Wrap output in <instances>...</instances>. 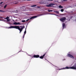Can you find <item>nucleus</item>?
<instances>
[{"instance_id":"obj_33","label":"nucleus","mask_w":76,"mask_h":76,"mask_svg":"<svg viewBox=\"0 0 76 76\" xmlns=\"http://www.w3.org/2000/svg\"><path fill=\"white\" fill-rule=\"evenodd\" d=\"M50 15H54V14H50Z\"/></svg>"},{"instance_id":"obj_22","label":"nucleus","mask_w":76,"mask_h":76,"mask_svg":"<svg viewBox=\"0 0 76 76\" xmlns=\"http://www.w3.org/2000/svg\"><path fill=\"white\" fill-rule=\"evenodd\" d=\"M10 27H7V29H10V28H9Z\"/></svg>"},{"instance_id":"obj_37","label":"nucleus","mask_w":76,"mask_h":76,"mask_svg":"<svg viewBox=\"0 0 76 76\" xmlns=\"http://www.w3.org/2000/svg\"><path fill=\"white\" fill-rule=\"evenodd\" d=\"M57 70H58V69H57Z\"/></svg>"},{"instance_id":"obj_1","label":"nucleus","mask_w":76,"mask_h":76,"mask_svg":"<svg viewBox=\"0 0 76 76\" xmlns=\"http://www.w3.org/2000/svg\"><path fill=\"white\" fill-rule=\"evenodd\" d=\"M76 69V64H75V65L72 66L70 67H69L67 66L65 67H64L63 68L60 69L59 70H64L65 69Z\"/></svg>"},{"instance_id":"obj_5","label":"nucleus","mask_w":76,"mask_h":76,"mask_svg":"<svg viewBox=\"0 0 76 76\" xmlns=\"http://www.w3.org/2000/svg\"><path fill=\"white\" fill-rule=\"evenodd\" d=\"M67 57H70V58H74V57H73V56L70 55V54L69 53L67 54Z\"/></svg>"},{"instance_id":"obj_30","label":"nucleus","mask_w":76,"mask_h":76,"mask_svg":"<svg viewBox=\"0 0 76 76\" xmlns=\"http://www.w3.org/2000/svg\"><path fill=\"white\" fill-rule=\"evenodd\" d=\"M64 0V1H67V0Z\"/></svg>"},{"instance_id":"obj_31","label":"nucleus","mask_w":76,"mask_h":76,"mask_svg":"<svg viewBox=\"0 0 76 76\" xmlns=\"http://www.w3.org/2000/svg\"><path fill=\"white\" fill-rule=\"evenodd\" d=\"M1 18H2V17H0V19H1Z\"/></svg>"},{"instance_id":"obj_16","label":"nucleus","mask_w":76,"mask_h":76,"mask_svg":"<svg viewBox=\"0 0 76 76\" xmlns=\"http://www.w3.org/2000/svg\"><path fill=\"white\" fill-rule=\"evenodd\" d=\"M54 12H56V13L59 14V12L58 11H54Z\"/></svg>"},{"instance_id":"obj_19","label":"nucleus","mask_w":76,"mask_h":76,"mask_svg":"<svg viewBox=\"0 0 76 76\" xmlns=\"http://www.w3.org/2000/svg\"><path fill=\"white\" fill-rule=\"evenodd\" d=\"M40 58H41L42 59L43 58V56H41L40 57Z\"/></svg>"},{"instance_id":"obj_2","label":"nucleus","mask_w":76,"mask_h":76,"mask_svg":"<svg viewBox=\"0 0 76 76\" xmlns=\"http://www.w3.org/2000/svg\"><path fill=\"white\" fill-rule=\"evenodd\" d=\"M20 27H21V28H20V27H19V26H18V27H17V29H18L19 31H20V32L22 31L23 29L25 28V26H23L22 27V26H20Z\"/></svg>"},{"instance_id":"obj_4","label":"nucleus","mask_w":76,"mask_h":76,"mask_svg":"<svg viewBox=\"0 0 76 76\" xmlns=\"http://www.w3.org/2000/svg\"><path fill=\"white\" fill-rule=\"evenodd\" d=\"M66 18L64 17L62 18H61L60 19V20L61 21V22H64L65 21V20H66Z\"/></svg>"},{"instance_id":"obj_25","label":"nucleus","mask_w":76,"mask_h":76,"mask_svg":"<svg viewBox=\"0 0 76 76\" xmlns=\"http://www.w3.org/2000/svg\"><path fill=\"white\" fill-rule=\"evenodd\" d=\"M55 68H56V69H57V68H58V67H57L56 66H55Z\"/></svg>"},{"instance_id":"obj_6","label":"nucleus","mask_w":76,"mask_h":76,"mask_svg":"<svg viewBox=\"0 0 76 76\" xmlns=\"http://www.w3.org/2000/svg\"><path fill=\"white\" fill-rule=\"evenodd\" d=\"M13 24L14 25H21V23H19V22H18V23H17V22H14V23H13Z\"/></svg>"},{"instance_id":"obj_8","label":"nucleus","mask_w":76,"mask_h":76,"mask_svg":"<svg viewBox=\"0 0 76 76\" xmlns=\"http://www.w3.org/2000/svg\"><path fill=\"white\" fill-rule=\"evenodd\" d=\"M39 16H40V15L32 17L30 18V19H34V18H37V17Z\"/></svg>"},{"instance_id":"obj_29","label":"nucleus","mask_w":76,"mask_h":76,"mask_svg":"<svg viewBox=\"0 0 76 76\" xmlns=\"http://www.w3.org/2000/svg\"><path fill=\"white\" fill-rule=\"evenodd\" d=\"M27 1H31V0H27Z\"/></svg>"},{"instance_id":"obj_11","label":"nucleus","mask_w":76,"mask_h":76,"mask_svg":"<svg viewBox=\"0 0 76 76\" xmlns=\"http://www.w3.org/2000/svg\"><path fill=\"white\" fill-rule=\"evenodd\" d=\"M62 26L63 28V29H64V28H66V25L65 24L63 23L62 24Z\"/></svg>"},{"instance_id":"obj_21","label":"nucleus","mask_w":76,"mask_h":76,"mask_svg":"<svg viewBox=\"0 0 76 76\" xmlns=\"http://www.w3.org/2000/svg\"><path fill=\"white\" fill-rule=\"evenodd\" d=\"M22 22H26V21H25V20H22Z\"/></svg>"},{"instance_id":"obj_18","label":"nucleus","mask_w":76,"mask_h":76,"mask_svg":"<svg viewBox=\"0 0 76 76\" xmlns=\"http://www.w3.org/2000/svg\"><path fill=\"white\" fill-rule=\"evenodd\" d=\"M6 7H7V5H6L4 7V9H6Z\"/></svg>"},{"instance_id":"obj_23","label":"nucleus","mask_w":76,"mask_h":76,"mask_svg":"<svg viewBox=\"0 0 76 76\" xmlns=\"http://www.w3.org/2000/svg\"><path fill=\"white\" fill-rule=\"evenodd\" d=\"M48 11L49 12H50V10H48Z\"/></svg>"},{"instance_id":"obj_9","label":"nucleus","mask_w":76,"mask_h":76,"mask_svg":"<svg viewBox=\"0 0 76 76\" xmlns=\"http://www.w3.org/2000/svg\"><path fill=\"white\" fill-rule=\"evenodd\" d=\"M39 57V55H34L33 57H32V58H33V57H34V58H38Z\"/></svg>"},{"instance_id":"obj_7","label":"nucleus","mask_w":76,"mask_h":76,"mask_svg":"<svg viewBox=\"0 0 76 76\" xmlns=\"http://www.w3.org/2000/svg\"><path fill=\"white\" fill-rule=\"evenodd\" d=\"M54 5V4H50L49 5H46L47 7H51L52 6Z\"/></svg>"},{"instance_id":"obj_10","label":"nucleus","mask_w":76,"mask_h":76,"mask_svg":"<svg viewBox=\"0 0 76 76\" xmlns=\"http://www.w3.org/2000/svg\"><path fill=\"white\" fill-rule=\"evenodd\" d=\"M5 19H6L7 21V22H9V21H10V18H9L8 17H7L6 18H5Z\"/></svg>"},{"instance_id":"obj_14","label":"nucleus","mask_w":76,"mask_h":76,"mask_svg":"<svg viewBox=\"0 0 76 76\" xmlns=\"http://www.w3.org/2000/svg\"><path fill=\"white\" fill-rule=\"evenodd\" d=\"M37 5H32L31 6V7H36Z\"/></svg>"},{"instance_id":"obj_38","label":"nucleus","mask_w":76,"mask_h":76,"mask_svg":"<svg viewBox=\"0 0 76 76\" xmlns=\"http://www.w3.org/2000/svg\"><path fill=\"white\" fill-rule=\"evenodd\" d=\"M56 16H57V15H56Z\"/></svg>"},{"instance_id":"obj_32","label":"nucleus","mask_w":76,"mask_h":76,"mask_svg":"<svg viewBox=\"0 0 76 76\" xmlns=\"http://www.w3.org/2000/svg\"><path fill=\"white\" fill-rule=\"evenodd\" d=\"M50 12H53V10H50Z\"/></svg>"},{"instance_id":"obj_3","label":"nucleus","mask_w":76,"mask_h":76,"mask_svg":"<svg viewBox=\"0 0 76 76\" xmlns=\"http://www.w3.org/2000/svg\"><path fill=\"white\" fill-rule=\"evenodd\" d=\"M18 26H11L9 28L10 29H12V28H14L15 29H17L18 28Z\"/></svg>"},{"instance_id":"obj_27","label":"nucleus","mask_w":76,"mask_h":76,"mask_svg":"<svg viewBox=\"0 0 76 76\" xmlns=\"http://www.w3.org/2000/svg\"><path fill=\"white\" fill-rule=\"evenodd\" d=\"M48 0V1H53V0Z\"/></svg>"},{"instance_id":"obj_17","label":"nucleus","mask_w":76,"mask_h":76,"mask_svg":"<svg viewBox=\"0 0 76 76\" xmlns=\"http://www.w3.org/2000/svg\"><path fill=\"white\" fill-rule=\"evenodd\" d=\"M61 12H63L64 11V10L63 9H62L61 10Z\"/></svg>"},{"instance_id":"obj_15","label":"nucleus","mask_w":76,"mask_h":76,"mask_svg":"<svg viewBox=\"0 0 76 76\" xmlns=\"http://www.w3.org/2000/svg\"><path fill=\"white\" fill-rule=\"evenodd\" d=\"M3 3V2L0 3V6H1V7H3V6H1V4H2Z\"/></svg>"},{"instance_id":"obj_35","label":"nucleus","mask_w":76,"mask_h":76,"mask_svg":"<svg viewBox=\"0 0 76 76\" xmlns=\"http://www.w3.org/2000/svg\"><path fill=\"white\" fill-rule=\"evenodd\" d=\"M28 56H31H31H30V55H28Z\"/></svg>"},{"instance_id":"obj_34","label":"nucleus","mask_w":76,"mask_h":76,"mask_svg":"<svg viewBox=\"0 0 76 76\" xmlns=\"http://www.w3.org/2000/svg\"><path fill=\"white\" fill-rule=\"evenodd\" d=\"M54 15H55L56 16L57 15H56V14H54Z\"/></svg>"},{"instance_id":"obj_28","label":"nucleus","mask_w":76,"mask_h":76,"mask_svg":"<svg viewBox=\"0 0 76 76\" xmlns=\"http://www.w3.org/2000/svg\"><path fill=\"white\" fill-rule=\"evenodd\" d=\"M69 54H72V53H71V52H69Z\"/></svg>"},{"instance_id":"obj_13","label":"nucleus","mask_w":76,"mask_h":76,"mask_svg":"<svg viewBox=\"0 0 76 76\" xmlns=\"http://www.w3.org/2000/svg\"><path fill=\"white\" fill-rule=\"evenodd\" d=\"M59 8H60V9H62V8H63V7H62L61 5H59Z\"/></svg>"},{"instance_id":"obj_36","label":"nucleus","mask_w":76,"mask_h":76,"mask_svg":"<svg viewBox=\"0 0 76 76\" xmlns=\"http://www.w3.org/2000/svg\"><path fill=\"white\" fill-rule=\"evenodd\" d=\"M57 16H58V15H57Z\"/></svg>"},{"instance_id":"obj_20","label":"nucleus","mask_w":76,"mask_h":76,"mask_svg":"<svg viewBox=\"0 0 76 76\" xmlns=\"http://www.w3.org/2000/svg\"><path fill=\"white\" fill-rule=\"evenodd\" d=\"M0 12H4V11H3L2 10H0Z\"/></svg>"},{"instance_id":"obj_24","label":"nucleus","mask_w":76,"mask_h":76,"mask_svg":"<svg viewBox=\"0 0 76 76\" xmlns=\"http://www.w3.org/2000/svg\"><path fill=\"white\" fill-rule=\"evenodd\" d=\"M29 20V19H27V20H26V22H27V21H28V20Z\"/></svg>"},{"instance_id":"obj_12","label":"nucleus","mask_w":76,"mask_h":76,"mask_svg":"<svg viewBox=\"0 0 76 76\" xmlns=\"http://www.w3.org/2000/svg\"><path fill=\"white\" fill-rule=\"evenodd\" d=\"M26 29H25L26 30L24 32V35L23 36V38H24V37H25V34H26Z\"/></svg>"},{"instance_id":"obj_26","label":"nucleus","mask_w":76,"mask_h":76,"mask_svg":"<svg viewBox=\"0 0 76 76\" xmlns=\"http://www.w3.org/2000/svg\"><path fill=\"white\" fill-rule=\"evenodd\" d=\"M44 56H45V54H44L43 55V56H42V57H44Z\"/></svg>"}]
</instances>
